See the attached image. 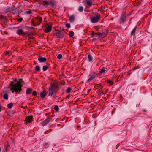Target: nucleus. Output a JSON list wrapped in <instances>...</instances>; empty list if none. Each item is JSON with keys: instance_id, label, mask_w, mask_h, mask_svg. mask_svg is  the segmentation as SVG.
I'll list each match as a JSON object with an SVG mask.
<instances>
[{"instance_id": "obj_15", "label": "nucleus", "mask_w": 152, "mask_h": 152, "mask_svg": "<svg viewBox=\"0 0 152 152\" xmlns=\"http://www.w3.org/2000/svg\"><path fill=\"white\" fill-rule=\"evenodd\" d=\"M35 18L37 19L38 20V23L37 24V25H39L42 21V18L38 16L37 17H35Z\"/></svg>"}, {"instance_id": "obj_5", "label": "nucleus", "mask_w": 152, "mask_h": 152, "mask_svg": "<svg viewBox=\"0 0 152 152\" xmlns=\"http://www.w3.org/2000/svg\"><path fill=\"white\" fill-rule=\"evenodd\" d=\"M107 34V33H105L104 32H103L102 33L100 32H98L96 33L95 35L99 36L100 37L103 38L106 36Z\"/></svg>"}, {"instance_id": "obj_34", "label": "nucleus", "mask_w": 152, "mask_h": 152, "mask_svg": "<svg viewBox=\"0 0 152 152\" xmlns=\"http://www.w3.org/2000/svg\"><path fill=\"white\" fill-rule=\"evenodd\" d=\"M11 52L9 51H7L6 52H5L4 54L5 55H8L9 53H10Z\"/></svg>"}, {"instance_id": "obj_12", "label": "nucleus", "mask_w": 152, "mask_h": 152, "mask_svg": "<svg viewBox=\"0 0 152 152\" xmlns=\"http://www.w3.org/2000/svg\"><path fill=\"white\" fill-rule=\"evenodd\" d=\"M46 92L45 90H43L42 92L40 93V95L42 98H44L46 95Z\"/></svg>"}, {"instance_id": "obj_26", "label": "nucleus", "mask_w": 152, "mask_h": 152, "mask_svg": "<svg viewBox=\"0 0 152 152\" xmlns=\"http://www.w3.org/2000/svg\"><path fill=\"white\" fill-rule=\"evenodd\" d=\"M83 8L82 6H80L78 8V10L80 12H82L83 11Z\"/></svg>"}, {"instance_id": "obj_40", "label": "nucleus", "mask_w": 152, "mask_h": 152, "mask_svg": "<svg viewBox=\"0 0 152 152\" xmlns=\"http://www.w3.org/2000/svg\"><path fill=\"white\" fill-rule=\"evenodd\" d=\"M27 28H30L31 30L34 29V28L33 27H27Z\"/></svg>"}, {"instance_id": "obj_9", "label": "nucleus", "mask_w": 152, "mask_h": 152, "mask_svg": "<svg viewBox=\"0 0 152 152\" xmlns=\"http://www.w3.org/2000/svg\"><path fill=\"white\" fill-rule=\"evenodd\" d=\"M33 120V117L32 116H30L27 117L26 118L25 121H26V123H30Z\"/></svg>"}, {"instance_id": "obj_20", "label": "nucleus", "mask_w": 152, "mask_h": 152, "mask_svg": "<svg viewBox=\"0 0 152 152\" xmlns=\"http://www.w3.org/2000/svg\"><path fill=\"white\" fill-rule=\"evenodd\" d=\"M88 60L89 61H92L93 58L92 56L90 54H88Z\"/></svg>"}, {"instance_id": "obj_18", "label": "nucleus", "mask_w": 152, "mask_h": 152, "mask_svg": "<svg viewBox=\"0 0 152 152\" xmlns=\"http://www.w3.org/2000/svg\"><path fill=\"white\" fill-rule=\"evenodd\" d=\"M107 82L110 84V86H111L113 84V82L112 80L108 79L107 80Z\"/></svg>"}, {"instance_id": "obj_6", "label": "nucleus", "mask_w": 152, "mask_h": 152, "mask_svg": "<svg viewBox=\"0 0 152 152\" xmlns=\"http://www.w3.org/2000/svg\"><path fill=\"white\" fill-rule=\"evenodd\" d=\"M55 36L57 38H62L64 37L63 34L59 31L56 32L55 34Z\"/></svg>"}, {"instance_id": "obj_43", "label": "nucleus", "mask_w": 152, "mask_h": 152, "mask_svg": "<svg viewBox=\"0 0 152 152\" xmlns=\"http://www.w3.org/2000/svg\"><path fill=\"white\" fill-rule=\"evenodd\" d=\"M96 39L95 38V39H92V41H94L95 40H96Z\"/></svg>"}, {"instance_id": "obj_24", "label": "nucleus", "mask_w": 152, "mask_h": 152, "mask_svg": "<svg viewBox=\"0 0 152 152\" xmlns=\"http://www.w3.org/2000/svg\"><path fill=\"white\" fill-rule=\"evenodd\" d=\"M136 27H134L133 29L132 30V31L131 32V34L132 35H133L135 33V30H136Z\"/></svg>"}, {"instance_id": "obj_23", "label": "nucleus", "mask_w": 152, "mask_h": 152, "mask_svg": "<svg viewBox=\"0 0 152 152\" xmlns=\"http://www.w3.org/2000/svg\"><path fill=\"white\" fill-rule=\"evenodd\" d=\"M13 106V104L12 103H10L7 105V107L8 108L11 109Z\"/></svg>"}, {"instance_id": "obj_39", "label": "nucleus", "mask_w": 152, "mask_h": 152, "mask_svg": "<svg viewBox=\"0 0 152 152\" xmlns=\"http://www.w3.org/2000/svg\"><path fill=\"white\" fill-rule=\"evenodd\" d=\"M95 33V32H94V31H91V35H93V36H92V37H93V36H94V34H95V33Z\"/></svg>"}, {"instance_id": "obj_48", "label": "nucleus", "mask_w": 152, "mask_h": 152, "mask_svg": "<svg viewBox=\"0 0 152 152\" xmlns=\"http://www.w3.org/2000/svg\"><path fill=\"white\" fill-rule=\"evenodd\" d=\"M97 85H96V86Z\"/></svg>"}, {"instance_id": "obj_44", "label": "nucleus", "mask_w": 152, "mask_h": 152, "mask_svg": "<svg viewBox=\"0 0 152 152\" xmlns=\"http://www.w3.org/2000/svg\"><path fill=\"white\" fill-rule=\"evenodd\" d=\"M1 107L0 106V111H1Z\"/></svg>"}, {"instance_id": "obj_2", "label": "nucleus", "mask_w": 152, "mask_h": 152, "mask_svg": "<svg viewBox=\"0 0 152 152\" xmlns=\"http://www.w3.org/2000/svg\"><path fill=\"white\" fill-rule=\"evenodd\" d=\"M58 87V85L56 83H54L50 85L48 89L49 95L52 96L54 92H56V89Z\"/></svg>"}, {"instance_id": "obj_28", "label": "nucleus", "mask_w": 152, "mask_h": 152, "mask_svg": "<svg viewBox=\"0 0 152 152\" xmlns=\"http://www.w3.org/2000/svg\"><path fill=\"white\" fill-rule=\"evenodd\" d=\"M48 68V67L47 66H44L43 68V70L45 71L47 70Z\"/></svg>"}, {"instance_id": "obj_42", "label": "nucleus", "mask_w": 152, "mask_h": 152, "mask_svg": "<svg viewBox=\"0 0 152 152\" xmlns=\"http://www.w3.org/2000/svg\"><path fill=\"white\" fill-rule=\"evenodd\" d=\"M17 79H15L14 80V81H13V82L14 83L15 82H17Z\"/></svg>"}, {"instance_id": "obj_45", "label": "nucleus", "mask_w": 152, "mask_h": 152, "mask_svg": "<svg viewBox=\"0 0 152 152\" xmlns=\"http://www.w3.org/2000/svg\"><path fill=\"white\" fill-rule=\"evenodd\" d=\"M69 95L67 96L66 97V98H68V97H69Z\"/></svg>"}, {"instance_id": "obj_25", "label": "nucleus", "mask_w": 152, "mask_h": 152, "mask_svg": "<svg viewBox=\"0 0 152 152\" xmlns=\"http://www.w3.org/2000/svg\"><path fill=\"white\" fill-rule=\"evenodd\" d=\"M8 95L7 94H4L3 97L4 99L7 100L8 99Z\"/></svg>"}, {"instance_id": "obj_27", "label": "nucleus", "mask_w": 152, "mask_h": 152, "mask_svg": "<svg viewBox=\"0 0 152 152\" xmlns=\"http://www.w3.org/2000/svg\"><path fill=\"white\" fill-rule=\"evenodd\" d=\"M74 35V33L72 31H71L69 33V36L71 37H72Z\"/></svg>"}, {"instance_id": "obj_14", "label": "nucleus", "mask_w": 152, "mask_h": 152, "mask_svg": "<svg viewBox=\"0 0 152 152\" xmlns=\"http://www.w3.org/2000/svg\"><path fill=\"white\" fill-rule=\"evenodd\" d=\"M32 91V90L31 88H28L26 91V93L27 94H30Z\"/></svg>"}, {"instance_id": "obj_35", "label": "nucleus", "mask_w": 152, "mask_h": 152, "mask_svg": "<svg viewBox=\"0 0 152 152\" xmlns=\"http://www.w3.org/2000/svg\"><path fill=\"white\" fill-rule=\"evenodd\" d=\"M32 94L34 96H37V92L36 91H34L32 93Z\"/></svg>"}, {"instance_id": "obj_31", "label": "nucleus", "mask_w": 152, "mask_h": 152, "mask_svg": "<svg viewBox=\"0 0 152 152\" xmlns=\"http://www.w3.org/2000/svg\"><path fill=\"white\" fill-rule=\"evenodd\" d=\"M44 2V5H50V3L49 2H48L47 1H43Z\"/></svg>"}, {"instance_id": "obj_3", "label": "nucleus", "mask_w": 152, "mask_h": 152, "mask_svg": "<svg viewBox=\"0 0 152 152\" xmlns=\"http://www.w3.org/2000/svg\"><path fill=\"white\" fill-rule=\"evenodd\" d=\"M95 16L91 17V21L93 23H95L98 22L100 18V15L98 13H96Z\"/></svg>"}, {"instance_id": "obj_33", "label": "nucleus", "mask_w": 152, "mask_h": 152, "mask_svg": "<svg viewBox=\"0 0 152 152\" xmlns=\"http://www.w3.org/2000/svg\"><path fill=\"white\" fill-rule=\"evenodd\" d=\"M35 69L37 71H39L40 70V68L39 66H36Z\"/></svg>"}, {"instance_id": "obj_7", "label": "nucleus", "mask_w": 152, "mask_h": 152, "mask_svg": "<svg viewBox=\"0 0 152 152\" xmlns=\"http://www.w3.org/2000/svg\"><path fill=\"white\" fill-rule=\"evenodd\" d=\"M52 26L51 25H49L47 26L45 29H44V31L45 33H48L52 29Z\"/></svg>"}, {"instance_id": "obj_8", "label": "nucleus", "mask_w": 152, "mask_h": 152, "mask_svg": "<svg viewBox=\"0 0 152 152\" xmlns=\"http://www.w3.org/2000/svg\"><path fill=\"white\" fill-rule=\"evenodd\" d=\"M50 118H48L43 121L42 123V125L43 126H44L46 125L50 121Z\"/></svg>"}, {"instance_id": "obj_36", "label": "nucleus", "mask_w": 152, "mask_h": 152, "mask_svg": "<svg viewBox=\"0 0 152 152\" xmlns=\"http://www.w3.org/2000/svg\"><path fill=\"white\" fill-rule=\"evenodd\" d=\"M23 20V18H19L17 19V20H18V21L19 22H21Z\"/></svg>"}, {"instance_id": "obj_21", "label": "nucleus", "mask_w": 152, "mask_h": 152, "mask_svg": "<svg viewBox=\"0 0 152 152\" xmlns=\"http://www.w3.org/2000/svg\"><path fill=\"white\" fill-rule=\"evenodd\" d=\"M105 70V68L104 67L102 68L99 72V73L100 74L104 72Z\"/></svg>"}, {"instance_id": "obj_1", "label": "nucleus", "mask_w": 152, "mask_h": 152, "mask_svg": "<svg viewBox=\"0 0 152 152\" xmlns=\"http://www.w3.org/2000/svg\"><path fill=\"white\" fill-rule=\"evenodd\" d=\"M24 83V82L21 78L19 79L18 81L15 84H14V82L13 81H11L10 82V86L12 87L10 88V90H12L16 92H17L18 91L20 92L22 90L21 84Z\"/></svg>"}, {"instance_id": "obj_37", "label": "nucleus", "mask_w": 152, "mask_h": 152, "mask_svg": "<svg viewBox=\"0 0 152 152\" xmlns=\"http://www.w3.org/2000/svg\"><path fill=\"white\" fill-rule=\"evenodd\" d=\"M26 13L27 14H30L31 13V11L30 10H29L28 11L26 12Z\"/></svg>"}, {"instance_id": "obj_32", "label": "nucleus", "mask_w": 152, "mask_h": 152, "mask_svg": "<svg viewBox=\"0 0 152 152\" xmlns=\"http://www.w3.org/2000/svg\"><path fill=\"white\" fill-rule=\"evenodd\" d=\"M62 57V55L61 54H59L57 56V58L59 59H61Z\"/></svg>"}, {"instance_id": "obj_22", "label": "nucleus", "mask_w": 152, "mask_h": 152, "mask_svg": "<svg viewBox=\"0 0 152 152\" xmlns=\"http://www.w3.org/2000/svg\"><path fill=\"white\" fill-rule=\"evenodd\" d=\"M35 21L34 19H33L31 21V24H32L34 26L38 25L37 24H36L34 23Z\"/></svg>"}, {"instance_id": "obj_46", "label": "nucleus", "mask_w": 152, "mask_h": 152, "mask_svg": "<svg viewBox=\"0 0 152 152\" xmlns=\"http://www.w3.org/2000/svg\"><path fill=\"white\" fill-rule=\"evenodd\" d=\"M90 91V89L88 90V92H89V91Z\"/></svg>"}, {"instance_id": "obj_29", "label": "nucleus", "mask_w": 152, "mask_h": 152, "mask_svg": "<svg viewBox=\"0 0 152 152\" xmlns=\"http://www.w3.org/2000/svg\"><path fill=\"white\" fill-rule=\"evenodd\" d=\"M54 109L55 110L56 112H58L59 110V108H58V107L57 105H56L55 106Z\"/></svg>"}, {"instance_id": "obj_38", "label": "nucleus", "mask_w": 152, "mask_h": 152, "mask_svg": "<svg viewBox=\"0 0 152 152\" xmlns=\"http://www.w3.org/2000/svg\"><path fill=\"white\" fill-rule=\"evenodd\" d=\"M66 26L68 28H69L70 27V24L69 23H67L66 24Z\"/></svg>"}, {"instance_id": "obj_11", "label": "nucleus", "mask_w": 152, "mask_h": 152, "mask_svg": "<svg viewBox=\"0 0 152 152\" xmlns=\"http://www.w3.org/2000/svg\"><path fill=\"white\" fill-rule=\"evenodd\" d=\"M126 20V16L124 14H122L120 18V23L124 22Z\"/></svg>"}, {"instance_id": "obj_16", "label": "nucleus", "mask_w": 152, "mask_h": 152, "mask_svg": "<svg viewBox=\"0 0 152 152\" xmlns=\"http://www.w3.org/2000/svg\"><path fill=\"white\" fill-rule=\"evenodd\" d=\"M86 2L88 6L91 7L92 6V3L90 0H86Z\"/></svg>"}, {"instance_id": "obj_10", "label": "nucleus", "mask_w": 152, "mask_h": 152, "mask_svg": "<svg viewBox=\"0 0 152 152\" xmlns=\"http://www.w3.org/2000/svg\"><path fill=\"white\" fill-rule=\"evenodd\" d=\"M38 60L40 62H45L46 61V58L45 57L39 56L38 58Z\"/></svg>"}, {"instance_id": "obj_41", "label": "nucleus", "mask_w": 152, "mask_h": 152, "mask_svg": "<svg viewBox=\"0 0 152 152\" xmlns=\"http://www.w3.org/2000/svg\"><path fill=\"white\" fill-rule=\"evenodd\" d=\"M49 3H50V4H51L52 6L54 5L53 3L51 1H50V2H49Z\"/></svg>"}, {"instance_id": "obj_4", "label": "nucleus", "mask_w": 152, "mask_h": 152, "mask_svg": "<svg viewBox=\"0 0 152 152\" xmlns=\"http://www.w3.org/2000/svg\"><path fill=\"white\" fill-rule=\"evenodd\" d=\"M96 75V74L94 72L90 75V77L87 80L88 82H89L94 79Z\"/></svg>"}, {"instance_id": "obj_30", "label": "nucleus", "mask_w": 152, "mask_h": 152, "mask_svg": "<svg viewBox=\"0 0 152 152\" xmlns=\"http://www.w3.org/2000/svg\"><path fill=\"white\" fill-rule=\"evenodd\" d=\"M72 89L70 87L68 88L66 90V92L68 93H69L70 92Z\"/></svg>"}, {"instance_id": "obj_13", "label": "nucleus", "mask_w": 152, "mask_h": 152, "mask_svg": "<svg viewBox=\"0 0 152 152\" xmlns=\"http://www.w3.org/2000/svg\"><path fill=\"white\" fill-rule=\"evenodd\" d=\"M17 33L19 35H22L23 34H25L23 33V31L22 29H18L17 31Z\"/></svg>"}, {"instance_id": "obj_17", "label": "nucleus", "mask_w": 152, "mask_h": 152, "mask_svg": "<svg viewBox=\"0 0 152 152\" xmlns=\"http://www.w3.org/2000/svg\"><path fill=\"white\" fill-rule=\"evenodd\" d=\"M75 19V17L73 15H72L69 18V20L71 22L73 21Z\"/></svg>"}, {"instance_id": "obj_19", "label": "nucleus", "mask_w": 152, "mask_h": 152, "mask_svg": "<svg viewBox=\"0 0 152 152\" xmlns=\"http://www.w3.org/2000/svg\"><path fill=\"white\" fill-rule=\"evenodd\" d=\"M0 18L4 20H6L7 18L5 16H4L1 14H0Z\"/></svg>"}, {"instance_id": "obj_47", "label": "nucleus", "mask_w": 152, "mask_h": 152, "mask_svg": "<svg viewBox=\"0 0 152 152\" xmlns=\"http://www.w3.org/2000/svg\"><path fill=\"white\" fill-rule=\"evenodd\" d=\"M1 152V148L0 147V152Z\"/></svg>"}]
</instances>
